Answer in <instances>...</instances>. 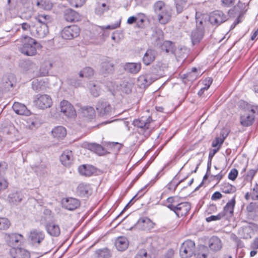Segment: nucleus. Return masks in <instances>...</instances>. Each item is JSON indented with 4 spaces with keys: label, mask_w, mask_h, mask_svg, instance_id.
I'll list each match as a JSON object with an SVG mask.
<instances>
[{
    "label": "nucleus",
    "mask_w": 258,
    "mask_h": 258,
    "mask_svg": "<svg viewBox=\"0 0 258 258\" xmlns=\"http://www.w3.org/2000/svg\"><path fill=\"white\" fill-rule=\"evenodd\" d=\"M11 254L12 258H30L29 252L22 248H13L11 250Z\"/></svg>",
    "instance_id": "nucleus-17"
},
{
    "label": "nucleus",
    "mask_w": 258,
    "mask_h": 258,
    "mask_svg": "<svg viewBox=\"0 0 258 258\" xmlns=\"http://www.w3.org/2000/svg\"><path fill=\"white\" fill-rule=\"evenodd\" d=\"M23 236L20 234L13 233L9 236V244L12 247L19 245L23 242Z\"/></svg>",
    "instance_id": "nucleus-29"
},
{
    "label": "nucleus",
    "mask_w": 258,
    "mask_h": 258,
    "mask_svg": "<svg viewBox=\"0 0 258 258\" xmlns=\"http://www.w3.org/2000/svg\"><path fill=\"white\" fill-rule=\"evenodd\" d=\"M42 85L41 82L38 81H33L32 82V88L35 92H39L42 90Z\"/></svg>",
    "instance_id": "nucleus-53"
},
{
    "label": "nucleus",
    "mask_w": 258,
    "mask_h": 258,
    "mask_svg": "<svg viewBox=\"0 0 258 258\" xmlns=\"http://www.w3.org/2000/svg\"><path fill=\"white\" fill-rule=\"evenodd\" d=\"M23 196L22 194L18 191L11 193L8 198V201L10 203L13 205H17L21 202Z\"/></svg>",
    "instance_id": "nucleus-34"
},
{
    "label": "nucleus",
    "mask_w": 258,
    "mask_h": 258,
    "mask_svg": "<svg viewBox=\"0 0 258 258\" xmlns=\"http://www.w3.org/2000/svg\"><path fill=\"white\" fill-rule=\"evenodd\" d=\"M187 0H174L177 13H181L185 8Z\"/></svg>",
    "instance_id": "nucleus-43"
},
{
    "label": "nucleus",
    "mask_w": 258,
    "mask_h": 258,
    "mask_svg": "<svg viewBox=\"0 0 258 258\" xmlns=\"http://www.w3.org/2000/svg\"><path fill=\"white\" fill-rule=\"evenodd\" d=\"M37 6L44 10H50L53 7L52 3L49 0H41L38 1L37 3Z\"/></svg>",
    "instance_id": "nucleus-42"
},
{
    "label": "nucleus",
    "mask_w": 258,
    "mask_h": 258,
    "mask_svg": "<svg viewBox=\"0 0 258 258\" xmlns=\"http://www.w3.org/2000/svg\"><path fill=\"white\" fill-rule=\"evenodd\" d=\"M197 74H194V75H193V73L189 72L186 74L184 75L183 78L186 79L188 81H193L194 80L197 79Z\"/></svg>",
    "instance_id": "nucleus-58"
},
{
    "label": "nucleus",
    "mask_w": 258,
    "mask_h": 258,
    "mask_svg": "<svg viewBox=\"0 0 258 258\" xmlns=\"http://www.w3.org/2000/svg\"><path fill=\"white\" fill-rule=\"evenodd\" d=\"M224 217V213H219L217 215H212L207 218H206V220L207 222H210L213 221H217L220 220L223 217Z\"/></svg>",
    "instance_id": "nucleus-48"
},
{
    "label": "nucleus",
    "mask_w": 258,
    "mask_h": 258,
    "mask_svg": "<svg viewBox=\"0 0 258 258\" xmlns=\"http://www.w3.org/2000/svg\"><path fill=\"white\" fill-rule=\"evenodd\" d=\"M166 8L165 4L162 1H158L155 2L153 5V10L155 15L162 11L164 8Z\"/></svg>",
    "instance_id": "nucleus-44"
},
{
    "label": "nucleus",
    "mask_w": 258,
    "mask_h": 258,
    "mask_svg": "<svg viewBox=\"0 0 258 258\" xmlns=\"http://www.w3.org/2000/svg\"><path fill=\"white\" fill-rule=\"evenodd\" d=\"M33 102L37 107L44 109L51 106L52 100L48 95L37 94L34 97Z\"/></svg>",
    "instance_id": "nucleus-3"
},
{
    "label": "nucleus",
    "mask_w": 258,
    "mask_h": 258,
    "mask_svg": "<svg viewBox=\"0 0 258 258\" xmlns=\"http://www.w3.org/2000/svg\"><path fill=\"white\" fill-rule=\"evenodd\" d=\"M64 19L69 22H76L81 20V15L72 9H67L64 13Z\"/></svg>",
    "instance_id": "nucleus-16"
},
{
    "label": "nucleus",
    "mask_w": 258,
    "mask_h": 258,
    "mask_svg": "<svg viewBox=\"0 0 258 258\" xmlns=\"http://www.w3.org/2000/svg\"><path fill=\"white\" fill-rule=\"evenodd\" d=\"M161 49L167 53L174 54L176 48L174 43L170 41H165L161 46Z\"/></svg>",
    "instance_id": "nucleus-38"
},
{
    "label": "nucleus",
    "mask_w": 258,
    "mask_h": 258,
    "mask_svg": "<svg viewBox=\"0 0 258 258\" xmlns=\"http://www.w3.org/2000/svg\"><path fill=\"white\" fill-rule=\"evenodd\" d=\"M35 23L46 25L51 22V17L49 15H39L34 18Z\"/></svg>",
    "instance_id": "nucleus-40"
},
{
    "label": "nucleus",
    "mask_w": 258,
    "mask_h": 258,
    "mask_svg": "<svg viewBox=\"0 0 258 258\" xmlns=\"http://www.w3.org/2000/svg\"><path fill=\"white\" fill-rule=\"evenodd\" d=\"M195 250V243L191 240H187L181 244L179 253L181 258H189L194 253Z\"/></svg>",
    "instance_id": "nucleus-2"
},
{
    "label": "nucleus",
    "mask_w": 258,
    "mask_h": 258,
    "mask_svg": "<svg viewBox=\"0 0 258 258\" xmlns=\"http://www.w3.org/2000/svg\"><path fill=\"white\" fill-rule=\"evenodd\" d=\"M237 175L238 171L236 169L233 168L229 173L228 177L229 179L234 180L236 178Z\"/></svg>",
    "instance_id": "nucleus-59"
},
{
    "label": "nucleus",
    "mask_w": 258,
    "mask_h": 258,
    "mask_svg": "<svg viewBox=\"0 0 258 258\" xmlns=\"http://www.w3.org/2000/svg\"><path fill=\"white\" fill-rule=\"evenodd\" d=\"M209 246L212 250L217 251L221 249L222 244L219 237L217 236H212L209 240Z\"/></svg>",
    "instance_id": "nucleus-25"
},
{
    "label": "nucleus",
    "mask_w": 258,
    "mask_h": 258,
    "mask_svg": "<svg viewBox=\"0 0 258 258\" xmlns=\"http://www.w3.org/2000/svg\"><path fill=\"white\" fill-rule=\"evenodd\" d=\"M22 29L27 32H29L32 35V26L27 23H23L21 24Z\"/></svg>",
    "instance_id": "nucleus-57"
},
{
    "label": "nucleus",
    "mask_w": 258,
    "mask_h": 258,
    "mask_svg": "<svg viewBox=\"0 0 258 258\" xmlns=\"http://www.w3.org/2000/svg\"><path fill=\"white\" fill-rule=\"evenodd\" d=\"M51 133L53 137L58 139H62L67 135L66 128L62 126L55 127Z\"/></svg>",
    "instance_id": "nucleus-35"
},
{
    "label": "nucleus",
    "mask_w": 258,
    "mask_h": 258,
    "mask_svg": "<svg viewBox=\"0 0 258 258\" xmlns=\"http://www.w3.org/2000/svg\"><path fill=\"white\" fill-rule=\"evenodd\" d=\"M44 238L45 234L41 230L34 229L30 232L29 239L31 243L35 246H38L44 240Z\"/></svg>",
    "instance_id": "nucleus-6"
},
{
    "label": "nucleus",
    "mask_w": 258,
    "mask_h": 258,
    "mask_svg": "<svg viewBox=\"0 0 258 258\" xmlns=\"http://www.w3.org/2000/svg\"><path fill=\"white\" fill-rule=\"evenodd\" d=\"M156 54L155 50L148 49L143 57V63L146 66L150 64L154 60Z\"/></svg>",
    "instance_id": "nucleus-26"
},
{
    "label": "nucleus",
    "mask_w": 258,
    "mask_h": 258,
    "mask_svg": "<svg viewBox=\"0 0 258 258\" xmlns=\"http://www.w3.org/2000/svg\"><path fill=\"white\" fill-rule=\"evenodd\" d=\"M20 67L24 71H29L34 73L35 69L37 68L36 63L30 60H23L20 63Z\"/></svg>",
    "instance_id": "nucleus-33"
},
{
    "label": "nucleus",
    "mask_w": 258,
    "mask_h": 258,
    "mask_svg": "<svg viewBox=\"0 0 258 258\" xmlns=\"http://www.w3.org/2000/svg\"><path fill=\"white\" fill-rule=\"evenodd\" d=\"M14 111L18 114L28 116L30 115V111L26 106L22 103L15 102L13 105Z\"/></svg>",
    "instance_id": "nucleus-20"
},
{
    "label": "nucleus",
    "mask_w": 258,
    "mask_h": 258,
    "mask_svg": "<svg viewBox=\"0 0 258 258\" xmlns=\"http://www.w3.org/2000/svg\"><path fill=\"white\" fill-rule=\"evenodd\" d=\"M154 223L147 217L140 218L135 224V228L141 230H149L154 227Z\"/></svg>",
    "instance_id": "nucleus-10"
},
{
    "label": "nucleus",
    "mask_w": 258,
    "mask_h": 258,
    "mask_svg": "<svg viewBox=\"0 0 258 258\" xmlns=\"http://www.w3.org/2000/svg\"><path fill=\"white\" fill-rule=\"evenodd\" d=\"M155 16L161 24L165 25L171 19L172 16L171 10L166 7L155 15Z\"/></svg>",
    "instance_id": "nucleus-11"
},
{
    "label": "nucleus",
    "mask_w": 258,
    "mask_h": 258,
    "mask_svg": "<svg viewBox=\"0 0 258 258\" xmlns=\"http://www.w3.org/2000/svg\"><path fill=\"white\" fill-rule=\"evenodd\" d=\"M114 70L113 63L108 58L102 60L101 63L100 72L102 74H108L113 72Z\"/></svg>",
    "instance_id": "nucleus-18"
},
{
    "label": "nucleus",
    "mask_w": 258,
    "mask_h": 258,
    "mask_svg": "<svg viewBox=\"0 0 258 258\" xmlns=\"http://www.w3.org/2000/svg\"><path fill=\"white\" fill-rule=\"evenodd\" d=\"M152 120L150 117L148 118L142 117L140 119L134 120L133 124L138 127L145 130L149 128V124Z\"/></svg>",
    "instance_id": "nucleus-21"
},
{
    "label": "nucleus",
    "mask_w": 258,
    "mask_h": 258,
    "mask_svg": "<svg viewBox=\"0 0 258 258\" xmlns=\"http://www.w3.org/2000/svg\"><path fill=\"white\" fill-rule=\"evenodd\" d=\"M141 68V63L127 62L124 66V70L131 74H136L138 73Z\"/></svg>",
    "instance_id": "nucleus-27"
},
{
    "label": "nucleus",
    "mask_w": 258,
    "mask_h": 258,
    "mask_svg": "<svg viewBox=\"0 0 258 258\" xmlns=\"http://www.w3.org/2000/svg\"><path fill=\"white\" fill-rule=\"evenodd\" d=\"M94 168L90 165H83L79 167V173L83 175L86 176H91L94 172Z\"/></svg>",
    "instance_id": "nucleus-37"
},
{
    "label": "nucleus",
    "mask_w": 258,
    "mask_h": 258,
    "mask_svg": "<svg viewBox=\"0 0 258 258\" xmlns=\"http://www.w3.org/2000/svg\"><path fill=\"white\" fill-rule=\"evenodd\" d=\"M135 258H151V257L149 254H148L145 249H142L138 251Z\"/></svg>",
    "instance_id": "nucleus-52"
},
{
    "label": "nucleus",
    "mask_w": 258,
    "mask_h": 258,
    "mask_svg": "<svg viewBox=\"0 0 258 258\" xmlns=\"http://www.w3.org/2000/svg\"><path fill=\"white\" fill-rule=\"evenodd\" d=\"M48 32V27L46 25L34 22V24L32 25V35L34 37L43 38Z\"/></svg>",
    "instance_id": "nucleus-5"
},
{
    "label": "nucleus",
    "mask_w": 258,
    "mask_h": 258,
    "mask_svg": "<svg viewBox=\"0 0 258 258\" xmlns=\"http://www.w3.org/2000/svg\"><path fill=\"white\" fill-rule=\"evenodd\" d=\"M62 207L70 211H73L76 209L80 205L79 200L75 198H69L62 200Z\"/></svg>",
    "instance_id": "nucleus-13"
},
{
    "label": "nucleus",
    "mask_w": 258,
    "mask_h": 258,
    "mask_svg": "<svg viewBox=\"0 0 258 258\" xmlns=\"http://www.w3.org/2000/svg\"><path fill=\"white\" fill-rule=\"evenodd\" d=\"M90 90L92 95L96 97L99 95V90L98 87L95 84L90 85Z\"/></svg>",
    "instance_id": "nucleus-50"
},
{
    "label": "nucleus",
    "mask_w": 258,
    "mask_h": 258,
    "mask_svg": "<svg viewBox=\"0 0 258 258\" xmlns=\"http://www.w3.org/2000/svg\"><path fill=\"white\" fill-rule=\"evenodd\" d=\"M182 181L180 180L178 182L175 181V179H173L168 184V188L169 190H172L174 191L178 186V185Z\"/></svg>",
    "instance_id": "nucleus-54"
},
{
    "label": "nucleus",
    "mask_w": 258,
    "mask_h": 258,
    "mask_svg": "<svg viewBox=\"0 0 258 258\" xmlns=\"http://www.w3.org/2000/svg\"><path fill=\"white\" fill-rule=\"evenodd\" d=\"M251 199L253 200H258V188H253L252 191L250 192Z\"/></svg>",
    "instance_id": "nucleus-61"
},
{
    "label": "nucleus",
    "mask_w": 258,
    "mask_h": 258,
    "mask_svg": "<svg viewBox=\"0 0 258 258\" xmlns=\"http://www.w3.org/2000/svg\"><path fill=\"white\" fill-rule=\"evenodd\" d=\"M108 10V7H107L105 3L103 4H98L97 7L95 8V13L98 15H101L105 12L107 11Z\"/></svg>",
    "instance_id": "nucleus-46"
},
{
    "label": "nucleus",
    "mask_w": 258,
    "mask_h": 258,
    "mask_svg": "<svg viewBox=\"0 0 258 258\" xmlns=\"http://www.w3.org/2000/svg\"><path fill=\"white\" fill-rule=\"evenodd\" d=\"M221 191L225 194H232L236 191L235 186L227 182H224L221 185Z\"/></svg>",
    "instance_id": "nucleus-41"
},
{
    "label": "nucleus",
    "mask_w": 258,
    "mask_h": 258,
    "mask_svg": "<svg viewBox=\"0 0 258 258\" xmlns=\"http://www.w3.org/2000/svg\"><path fill=\"white\" fill-rule=\"evenodd\" d=\"M45 229L47 233L52 236L57 237L60 234V228L58 225L54 223H48L45 225Z\"/></svg>",
    "instance_id": "nucleus-23"
},
{
    "label": "nucleus",
    "mask_w": 258,
    "mask_h": 258,
    "mask_svg": "<svg viewBox=\"0 0 258 258\" xmlns=\"http://www.w3.org/2000/svg\"><path fill=\"white\" fill-rule=\"evenodd\" d=\"M77 193L82 197H87L91 194L90 186L88 184L80 183L77 188Z\"/></svg>",
    "instance_id": "nucleus-31"
},
{
    "label": "nucleus",
    "mask_w": 258,
    "mask_h": 258,
    "mask_svg": "<svg viewBox=\"0 0 258 258\" xmlns=\"http://www.w3.org/2000/svg\"><path fill=\"white\" fill-rule=\"evenodd\" d=\"M8 186V183L6 179H0V191L5 189Z\"/></svg>",
    "instance_id": "nucleus-63"
},
{
    "label": "nucleus",
    "mask_w": 258,
    "mask_h": 258,
    "mask_svg": "<svg viewBox=\"0 0 258 258\" xmlns=\"http://www.w3.org/2000/svg\"><path fill=\"white\" fill-rule=\"evenodd\" d=\"M204 32L202 29L197 28L194 30L191 34V40L193 45H196L200 42L203 39Z\"/></svg>",
    "instance_id": "nucleus-24"
},
{
    "label": "nucleus",
    "mask_w": 258,
    "mask_h": 258,
    "mask_svg": "<svg viewBox=\"0 0 258 258\" xmlns=\"http://www.w3.org/2000/svg\"><path fill=\"white\" fill-rule=\"evenodd\" d=\"M245 6V4L240 2H238L237 5L234 7V8L230 10L228 12V14L230 17H235L238 16V18L237 19L236 21L233 24V28L238 23L241 22L240 17L241 13H242V8Z\"/></svg>",
    "instance_id": "nucleus-14"
},
{
    "label": "nucleus",
    "mask_w": 258,
    "mask_h": 258,
    "mask_svg": "<svg viewBox=\"0 0 258 258\" xmlns=\"http://www.w3.org/2000/svg\"><path fill=\"white\" fill-rule=\"evenodd\" d=\"M17 41L21 43L18 44L20 52L27 56H34L37 53V49L41 47L40 44L28 35H22Z\"/></svg>",
    "instance_id": "nucleus-1"
},
{
    "label": "nucleus",
    "mask_w": 258,
    "mask_h": 258,
    "mask_svg": "<svg viewBox=\"0 0 258 258\" xmlns=\"http://www.w3.org/2000/svg\"><path fill=\"white\" fill-rule=\"evenodd\" d=\"M52 67V63L49 61H45L41 64L39 75V76H46L48 73L49 70Z\"/></svg>",
    "instance_id": "nucleus-36"
},
{
    "label": "nucleus",
    "mask_w": 258,
    "mask_h": 258,
    "mask_svg": "<svg viewBox=\"0 0 258 258\" xmlns=\"http://www.w3.org/2000/svg\"><path fill=\"white\" fill-rule=\"evenodd\" d=\"M115 245L118 250L123 251L127 248L128 242L126 237H119L116 239Z\"/></svg>",
    "instance_id": "nucleus-32"
},
{
    "label": "nucleus",
    "mask_w": 258,
    "mask_h": 258,
    "mask_svg": "<svg viewBox=\"0 0 258 258\" xmlns=\"http://www.w3.org/2000/svg\"><path fill=\"white\" fill-rule=\"evenodd\" d=\"M246 210L249 213L258 212V205L255 203H250L246 207Z\"/></svg>",
    "instance_id": "nucleus-49"
},
{
    "label": "nucleus",
    "mask_w": 258,
    "mask_h": 258,
    "mask_svg": "<svg viewBox=\"0 0 258 258\" xmlns=\"http://www.w3.org/2000/svg\"><path fill=\"white\" fill-rule=\"evenodd\" d=\"M82 116L86 119H92L95 116L94 108L91 106H84L81 108Z\"/></svg>",
    "instance_id": "nucleus-30"
},
{
    "label": "nucleus",
    "mask_w": 258,
    "mask_h": 258,
    "mask_svg": "<svg viewBox=\"0 0 258 258\" xmlns=\"http://www.w3.org/2000/svg\"><path fill=\"white\" fill-rule=\"evenodd\" d=\"M255 111L251 108L248 112L245 113L240 117V123L244 126H248L251 125L253 122Z\"/></svg>",
    "instance_id": "nucleus-15"
},
{
    "label": "nucleus",
    "mask_w": 258,
    "mask_h": 258,
    "mask_svg": "<svg viewBox=\"0 0 258 258\" xmlns=\"http://www.w3.org/2000/svg\"><path fill=\"white\" fill-rule=\"evenodd\" d=\"M95 254L97 258H110L112 253L109 249L103 248L96 250Z\"/></svg>",
    "instance_id": "nucleus-39"
},
{
    "label": "nucleus",
    "mask_w": 258,
    "mask_h": 258,
    "mask_svg": "<svg viewBox=\"0 0 258 258\" xmlns=\"http://www.w3.org/2000/svg\"><path fill=\"white\" fill-rule=\"evenodd\" d=\"M10 225L9 220L5 218H0V229L6 230L8 229Z\"/></svg>",
    "instance_id": "nucleus-47"
},
{
    "label": "nucleus",
    "mask_w": 258,
    "mask_h": 258,
    "mask_svg": "<svg viewBox=\"0 0 258 258\" xmlns=\"http://www.w3.org/2000/svg\"><path fill=\"white\" fill-rule=\"evenodd\" d=\"M146 187H145L144 188H142L141 189H140L138 193L134 196V197L130 201V202L126 205V206L124 207V208L123 209V210L121 211V212L120 213V215L124 211H125L126 208H127V207L128 206L129 204H130V203L134 199H135L137 196H138V195H139V197H141L145 192H143L144 188H145Z\"/></svg>",
    "instance_id": "nucleus-60"
},
{
    "label": "nucleus",
    "mask_w": 258,
    "mask_h": 258,
    "mask_svg": "<svg viewBox=\"0 0 258 258\" xmlns=\"http://www.w3.org/2000/svg\"><path fill=\"white\" fill-rule=\"evenodd\" d=\"M225 137H223V138H217L215 140H214L212 142V147H218L220 148L221 145L223 144L224 141V139Z\"/></svg>",
    "instance_id": "nucleus-55"
},
{
    "label": "nucleus",
    "mask_w": 258,
    "mask_h": 258,
    "mask_svg": "<svg viewBox=\"0 0 258 258\" xmlns=\"http://www.w3.org/2000/svg\"><path fill=\"white\" fill-rule=\"evenodd\" d=\"M227 20V16L221 11H214L211 13L209 16V21L213 25H220Z\"/></svg>",
    "instance_id": "nucleus-9"
},
{
    "label": "nucleus",
    "mask_w": 258,
    "mask_h": 258,
    "mask_svg": "<svg viewBox=\"0 0 258 258\" xmlns=\"http://www.w3.org/2000/svg\"><path fill=\"white\" fill-rule=\"evenodd\" d=\"M80 28L77 25H72L63 28L61 36L64 39H72L79 36Z\"/></svg>",
    "instance_id": "nucleus-8"
},
{
    "label": "nucleus",
    "mask_w": 258,
    "mask_h": 258,
    "mask_svg": "<svg viewBox=\"0 0 258 258\" xmlns=\"http://www.w3.org/2000/svg\"><path fill=\"white\" fill-rule=\"evenodd\" d=\"M70 4L75 7H81L85 3V0H69Z\"/></svg>",
    "instance_id": "nucleus-56"
},
{
    "label": "nucleus",
    "mask_w": 258,
    "mask_h": 258,
    "mask_svg": "<svg viewBox=\"0 0 258 258\" xmlns=\"http://www.w3.org/2000/svg\"><path fill=\"white\" fill-rule=\"evenodd\" d=\"M4 86L5 88L10 90V88L13 87V83L9 80V79L4 80Z\"/></svg>",
    "instance_id": "nucleus-62"
},
{
    "label": "nucleus",
    "mask_w": 258,
    "mask_h": 258,
    "mask_svg": "<svg viewBox=\"0 0 258 258\" xmlns=\"http://www.w3.org/2000/svg\"><path fill=\"white\" fill-rule=\"evenodd\" d=\"M235 205V201L234 198L229 201L224 208V210L221 213H224V217H230L233 214V210Z\"/></svg>",
    "instance_id": "nucleus-28"
},
{
    "label": "nucleus",
    "mask_w": 258,
    "mask_h": 258,
    "mask_svg": "<svg viewBox=\"0 0 258 258\" xmlns=\"http://www.w3.org/2000/svg\"><path fill=\"white\" fill-rule=\"evenodd\" d=\"M94 74V70L90 67H86L84 68L79 73V76L81 77H90Z\"/></svg>",
    "instance_id": "nucleus-45"
},
{
    "label": "nucleus",
    "mask_w": 258,
    "mask_h": 258,
    "mask_svg": "<svg viewBox=\"0 0 258 258\" xmlns=\"http://www.w3.org/2000/svg\"><path fill=\"white\" fill-rule=\"evenodd\" d=\"M60 161L64 166H70L73 161L72 152L69 150L64 151L60 157Z\"/></svg>",
    "instance_id": "nucleus-19"
},
{
    "label": "nucleus",
    "mask_w": 258,
    "mask_h": 258,
    "mask_svg": "<svg viewBox=\"0 0 258 258\" xmlns=\"http://www.w3.org/2000/svg\"><path fill=\"white\" fill-rule=\"evenodd\" d=\"M88 149L99 156L104 155L106 153H109L102 146L96 143L89 144L88 145Z\"/></svg>",
    "instance_id": "nucleus-22"
},
{
    "label": "nucleus",
    "mask_w": 258,
    "mask_h": 258,
    "mask_svg": "<svg viewBox=\"0 0 258 258\" xmlns=\"http://www.w3.org/2000/svg\"><path fill=\"white\" fill-rule=\"evenodd\" d=\"M167 207L174 211L176 215L179 217L187 214L190 209V205L188 202H183L176 205L169 204Z\"/></svg>",
    "instance_id": "nucleus-4"
},
{
    "label": "nucleus",
    "mask_w": 258,
    "mask_h": 258,
    "mask_svg": "<svg viewBox=\"0 0 258 258\" xmlns=\"http://www.w3.org/2000/svg\"><path fill=\"white\" fill-rule=\"evenodd\" d=\"M60 111L66 116L72 117L76 115L74 106L68 101L63 100L60 103Z\"/></svg>",
    "instance_id": "nucleus-12"
},
{
    "label": "nucleus",
    "mask_w": 258,
    "mask_h": 258,
    "mask_svg": "<svg viewBox=\"0 0 258 258\" xmlns=\"http://www.w3.org/2000/svg\"><path fill=\"white\" fill-rule=\"evenodd\" d=\"M235 0H221L223 6L225 7H230L234 4Z\"/></svg>",
    "instance_id": "nucleus-64"
},
{
    "label": "nucleus",
    "mask_w": 258,
    "mask_h": 258,
    "mask_svg": "<svg viewBox=\"0 0 258 258\" xmlns=\"http://www.w3.org/2000/svg\"><path fill=\"white\" fill-rule=\"evenodd\" d=\"M138 85L140 86L141 88H145L148 86V85H146V83H147V80L145 75L141 76L138 78Z\"/></svg>",
    "instance_id": "nucleus-51"
},
{
    "label": "nucleus",
    "mask_w": 258,
    "mask_h": 258,
    "mask_svg": "<svg viewBox=\"0 0 258 258\" xmlns=\"http://www.w3.org/2000/svg\"><path fill=\"white\" fill-rule=\"evenodd\" d=\"M96 110L100 116L104 117L111 114L112 108L109 103L104 100H99L96 105Z\"/></svg>",
    "instance_id": "nucleus-7"
}]
</instances>
